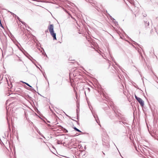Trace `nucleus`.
<instances>
[{"label": "nucleus", "mask_w": 158, "mask_h": 158, "mask_svg": "<svg viewBox=\"0 0 158 158\" xmlns=\"http://www.w3.org/2000/svg\"><path fill=\"white\" fill-rule=\"evenodd\" d=\"M48 29L51 35L53 38L54 40H56V33L54 31V25L53 24H50L48 27Z\"/></svg>", "instance_id": "f257e3e1"}, {"label": "nucleus", "mask_w": 158, "mask_h": 158, "mask_svg": "<svg viewBox=\"0 0 158 158\" xmlns=\"http://www.w3.org/2000/svg\"><path fill=\"white\" fill-rule=\"evenodd\" d=\"M135 97L138 102L140 103L141 106H143L144 105V102L143 100L140 98L138 97L136 95H135Z\"/></svg>", "instance_id": "f03ea898"}, {"label": "nucleus", "mask_w": 158, "mask_h": 158, "mask_svg": "<svg viewBox=\"0 0 158 158\" xmlns=\"http://www.w3.org/2000/svg\"><path fill=\"white\" fill-rule=\"evenodd\" d=\"M143 29L146 30H148L149 27V23L148 21L144 22V24L143 27Z\"/></svg>", "instance_id": "7ed1b4c3"}, {"label": "nucleus", "mask_w": 158, "mask_h": 158, "mask_svg": "<svg viewBox=\"0 0 158 158\" xmlns=\"http://www.w3.org/2000/svg\"><path fill=\"white\" fill-rule=\"evenodd\" d=\"M77 74L79 75V76L80 75V74L78 71H75L74 72V73L73 74V75H74V74H75V76H77V75H76Z\"/></svg>", "instance_id": "20e7f679"}, {"label": "nucleus", "mask_w": 158, "mask_h": 158, "mask_svg": "<svg viewBox=\"0 0 158 158\" xmlns=\"http://www.w3.org/2000/svg\"><path fill=\"white\" fill-rule=\"evenodd\" d=\"M74 130H75L76 131H78V132H81V131H80L79 130H78V129H77V128H76V127H74Z\"/></svg>", "instance_id": "39448f33"}, {"label": "nucleus", "mask_w": 158, "mask_h": 158, "mask_svg": "<svg viewBox=\"0 0 158 158\" xmlns=\"http://www.w3.org/2000/svg\"><path fill=\"white\" fill-rule=\"evenodd\" d=\"M25 84L27 85V86L31 87L27 83H25Z\"/></svg>", "instance_id": "423d86ee"}, {"label": "nucleus", "mask_w": 158, "mask_h": 158, "mask_svg": "<svg viewBox=\"0 0 158 158\" xmlns=\"http://www.w3.org/2000/svg\"><path fill=\"white\" fill-rule=\"evenodd\" d=\"M1 27H2L3 28V26H2V24L1 23Z\"/></svg>", "instance_id": "0eeeda50"}, {"label": "nucleus", "mask_w": 158, "mask_h": 158, "mask_svg": "<svg viewBox=\"0 0 158 158\" xmlns=\"http://www.w3.org/2000/svg\"><path fill=\"white\" fill-rule=\"evenodd\" d=\"M88 90L89 91H90V89H89V88H88Z\"/></svg>", "instance_id": "6e6552de"}, {"label": "nucleus", "mask_w": 158, "mask_h": 158, "mask_svg": "<svg viewBox=\"0 0 158 158\" xmlns=\"http://www.w3.org/2000/svg\"><path fill=\"white\" fill-rule=\"evenodd\" d=\"M19 21H21V22L22 23H23V22H21V21L20 20H19Z\"/></svg>", "instance_id": "1a4fd4ad"}, {"label": "nucleus", "mask_w": 158, "mask_h": 158, "mask_svg": "<svg viewBox=\"0 0 158 158\" xmlns=\"http://www.w3.org/2000/svg\"><path fill=\"white\" fill-rule=\"evenodd\" d=\"M103 154H104V155H105V154L103 152Z\"/></svg>", "instance_id": "9d476101"}]
</instances>
